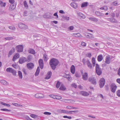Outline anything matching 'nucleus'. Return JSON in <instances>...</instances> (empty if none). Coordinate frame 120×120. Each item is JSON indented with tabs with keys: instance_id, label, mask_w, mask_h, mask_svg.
<instances>
[{
	"instance_id": "603ef678",
	"label": "nucleus",
	"mask_w": 120,
	"mask_h": 120,
	"mask_svg": "<svg viewBox=\"0 0 120 120\" xmlns=\"http://www.w3.org/2000/svg\"><path fill=\"white\" fill-rule=\"evenodd\" d=\"M78 111H68V114H72V112H73L74 113L77 112H78Z\"/></svg>"
},
{
	"instance_id": "49530a36",
	"label": "nucleus",
	"mask_w": 120,
	"mask_h": 120,
	"mask_svg": "<svg viewBox=\"0 0 120 120\" xmlns=\"http://www.w3.org/2000/svg\"><path fill=\"white\" fill-rule=\"evenodd\" d=\"M6 40H10L13 39V38L12 37H7L5 38H4Z\"/></svg>"
},
{
	"instance_id": "c85d7f7f",
	"label": "nucleus",
	"mask_w": 120,
	"mask_h": 120,
	"mask_svg": "<svg viewBox=\"0 0 120 120\" xmlns=\"http://www.w3.org/2000/svg\"><path fill=\"white\" fill-rule=\"evenodd\" d=\"M28 51L29 53L33 54H34L35 53V51L33 49H30L28 50Z\"/></svg>"
},
{
	"instance_id": "39448f33",
	"label": "nucleus",
	"mask_w": 120,
	"mask_h": 120,
	"mask_svg": "<svg viewBox=\"0 0 120 120\" xmlns=\"http://www.w3.org/2000/svg\"><path fill=\"white\" fill-rule=\"evenodd\" d=\"M15 48L18 52H21L23 50V47L22 45H20L16 46Z\"/></svg>"
},
{
	"instance_id": "412c9836",
	"label": "nucleus",
	"mask_w": 120,
	"mask_h": 120,
	"mask_svg": "<svg viewBox=\"0 0 120 120\" xmlns=\"http://www.w3.org/2000/svg\"><path fill=\"white\" fill-rule=\"evenodd\" d=\"M15 51V49L14 48H13L9 51L8 55V57H9Z\"/></svg>"
},
{
	"instance_id": "3c124183",
	"label": "nucleus",
	"mask_w": 120,
	"mask_h": 120,
	"mask_svg": "<svg viewBox=\"0 0 120 120\" xmlns=\"http://www.w3.org/2000/svg\"><path fill=\"white\" fill-rule=\"evenodd\" d=\"M9 29L13 30H15L16 28L14 26H9Z\"/></svg>"
},
{
	"instance_id": "dca6fc26",
	"label": "nucleus",
	"mask_w": 120,
	"mask_h": 120,
	"mask_svg": "<svg viewBox=\"0 0 120 120\" xmlns=\"http://www.w3.org/2000/svg\"><path fill=\"white\" fill-rule=\"evenodd\" d=\"M35 97L37 98H41L44 97V96L43 94L41 93H38L35 95Z\"/></svg>"
},
{
	"instance_id": "4d7b16f0",
	"label": "nucleus",
	"mask_w": 120,
	"mask_h": 120,
	"mask_svg": "<svg viewBox=\"0 0 120 120\" xmlns=\"http://www.w3.org/2000/svg\"><path fill=\"white\" fill-rule=\"evenodd\" d=\"M49 96L54 99H55L56 98V95H50Z\"/></svg>"
},
{
	"instance_id": "a19ab883",
	"label": "nucleus",
	"mask_w": 120,
	"mask_h": 120,
	"mask_svg": "<svg viewBox=\"0 0 120 120\" xmlns=\"http://www.w3.org/2000/svg\"><path fill=\"white\" fill-rule=\"evenodd\" d=\"M13 69L12 68H7L6 69V71L7 72L11 73Z\"/></svg>"
},
{
	"instance_id": "72a5a7b5",
	"label": "nucleus",
	"mask_w": 120,
	"mask_h": 120,
	"mask_svg": "<svg viewBox=\"0 0 120 120\" xmlns=\"http://www.w3.org/2000/svg\"><path fill=\"white\" fill-rule=\"evenodd\" d=\"M18 75L19 78L21 79H22V72L20 71H18Z\"/></svg>"
},
{
	"instance_id": "f3484780",
	"label": "nucleus",
	"mask_w": 120,
	"mask_h": 120,
	"mask_svg": "<svg viewBox=\"0 0 120 120\" xmlns=\"http://www.w3.org/2000/svg\"><path fill=\"white\" fill-rule=\"evenodd\" d=\"M84 35L87 38H93V35L91 34L90 33H85L84 34Z\"/></svg>"
},
{
	"instance_id": "20e7f679",
	"label": "nucleus",
	"mask_w": 120,
	"mask_h": 120,
	"mask_svg": "<svg viewBox=\"0 0 120 120\" xmlns=\"http://www.w3.org/2000/svg\"><path fill=\"white\" fill-rule=\"evenodd\" d=\"M117 88V86L114 83H112L110 85L111 91L113 93L115 92Z\"/></svg>"
},
{
	"instance_id": "9d476101",
	"label": "nucleus",
	"mask_w": 120,
	"mask_h": 120,
	"mask_svg": "<svg viewBox=\"0 0 120 120\" xmlns=\"http://www.w3.org/2000/svg\"><path fill=\"white\" fill-rule=\"evenodd\" d=\"M80 94L84 97H86L89 95L88 93L85 91H81L79 92Z\"/></svg>"
},
{
	"instance_id": "cd10ccee",
	"label": "nucleus",
	"mask_w": 120,
	"mask_h": 120,
	"mask_svg": "<svg viewBox=\"0 0 120 120\" xmlns=\"http://www.w3.org/2000/svg\"><path fill=\"white\" fill-rule=\"evenodd\" d=\"M88 3L87 2H84L82 3L81 5V7L82 8L87 7L88 5Z\"/></svg>"
},
{
	"instance_id": "e433bc0d",
	"label": "nucleus",
	"mask_w": 120,
	"mask_h": 120,
	"mask_svg": "<svg viewBox=\"0 0 120 120\" xmlns=\"http://www.w3.org/2000/svg\"><path fill=\"white\" fill-rule=\"evenodd\" d=\"M43 58L45 61H46L48 60L47 55L46 54H44L43 55Z\"/></svg>"
},
{
	"instance_id": "7ed1b4c3",
	"label": "nucleus",
	"mask_w": 120,
	"mask_h": 120,
	"mask_svg": "<svg viewBox=\"0 0 120 120\" xmlns=\"http://www.w3.org/2000/svg\"><path fill=\"white\" fill-rule=\"evenodd\" d=\"M96 71L97 74L99 75H101L102 73V71L99 66L98 64H96Z\"/></svg>"
},
{
	"instance_id": "f704fd0d",
	"label": "nucleus",
	"mask_w": 120,
	"mask_h": 120,
	"mask_svg": "<svg viewBox=\"0 0 120 120\" xmlns=\"http://www.w3.org/2000/svg\"><path fill=\"white\" fill-rule=\"evenodd\" d=\"M23 5L26 9H27L28 8V5L26 1H25L24 2Z\"/></svg>"
},
{
	"instance_id": "69168bd1",
	"label": "nucleus",
	"mask_w": 120,
	"mask_h": 120,
	"mask_svg": "<svg viewBox=\"0 0 120 120\" xmlns=\"http://www.w3.org/2000/svg\"><path fill=\"white\" fill-rule=\"evenodd\" d=\"M43 17L45 18H48L49 17L47 15V14H45L43 16Z\"/></svg>"
},
{
	"instance_id": "774afa93",
	"label": "nucleus",
	"mask_w": 120,
	"mask_h": 120,
	"mask_svg": "<svg viewBox=\"0 0 120 120\" xmlns=\"http://www.w3.org/2000/svg\"><path fill=\"white\" fill-rule=\"evenodd\" d=\"M118 75L120 76V67L119 68L118 70Z\"/></svg>"
},
{
	"instance_id": "864d4df0",
	"label": "nucleus",
	"mask_w": 120,
	"mask_h": 120,
	"mask_svg": "<svg viewBox=\"0 0 120 120\" xmlns=\"http://www.w3.org/2000/svg\"><path fill=\"white\" fill-rule=\"evenodd\" d=\"M44 114L46 115H50L51 114V113L48 112H44Z\"/></svg>"
},
{
	"instance_id": "f8f14e48",
	"label": "nucleus",
	"mask_w": 120,
	"mask_h": 120,
	"mask_svg": "<svg viewBox=\"0 0 120 120\" xmlns=\"http://www.w3.org/2000/svg\"><path fill=\"white\" fill-rule=\"evenodd\" d=\"M110 57L109 56H107L105 59V62L106 64H109L110 62Z\"/></svg>"
},
{
	"instance_id": "79ce46f5",
	"label": "nucleus",
	"mask_w": 120,
	"mask_h": 120,
	"mask_svg": "<svg viewBox=\"0 0 120 120\" xmlns=\"http://www.w3.org/2000/svg\"><path fill=\"white\" fill-rule=\"evenodd\" d=\"M62 18L65 20H69V17L66 16H63L62 17Z\"/></svg>"
},
{
	"instance_id": "f257e3e1",
	"label": "nucleus",
	"mask_w": 120,
	"mask_h": 120,
	"mask_svg": "<svg viewBox=\"0 0 120 120\" xmlns=\"http://www.w3.org/2000/svg\"><path fill=\"white\" fill-rule=\"evenodd\" d=\"M59 63L58 60L55 58L51 59L49 62V64L52 69L54 70Z\"/></svg>"
},
{
	"instance_id": "aec40b11",
	"label": "nucleus",
	"mask_w": 120,
	"mask_h": 120,
	"mask_svg": "<svg viewBox=\"0 0 120 120\" xmlns=\"http://www.w3.org/2000/svg\"><path fill=\"white\" fill-rule=\"evenodd\" d=\"M63 77L67 79L70 81H71V77L69 75H64Z\"/></svg>"
},
{
	"instance_id": "37998d69",
	"label": "nucleus",
	"mask_w": 120,
	"mask_h": 120,
	"mask_svg": "<svg viewBox=\"0 0 120 120\" xmlns=\"http://www.w3.org/2000/svg\"><path fill=\"white\" fill-rule=\"evenodd\" d=\"M100 9L104 10H107V7L106 6H104L102 7H101L100 8Z\"/></svg>"
},
{
	"instance_id": "052dcab7",
	"label": "nucleus",
	"mask_w": 120,
	"mask_h": 120,
	"mask_svg": "<svg viewBox=\"0 0 120 120\" xmlns=\"http://www.w3.org/2000/svg\"><path fill=\"white\" fill-rule=\"evenodd\" d=\"M72 86V87H74L75 88H76L77 87V85L75 83H73L71 85Z\"/></svg>"
},
{
	"instance_id": "a18cd8bd",
	"label": "nucleus",
	"mask_w": 120,
	"mask_h": 120,
	"mask_svg": "<svg viewBox=\"0 0 120 120\" xmlns=\"http://www.w3.org/2000/svg\"><path fill=\"white\" fill-rule=\"evenodd\" d=\"M16 71L15 70H14L13 69L12 70V72H11V73H12L15 76H16Z\"/></svg>"
},
{
	"instance_id": "423d86ee",
	"label": "nucleus",
	"mask_w": 120,
	"mask_h": 120,
	"mask_svg": "<svg viewBox=\"0 0 120 120\" xmlns=\"http://www.w3.org/2000/svg\"><path fill=\"white\" fill-rule=\"evenodd\" d=\"M89 81L90 82L93 84L96 85L97 83V81L95 78L93 77H90L89 78Z\"/></svg>"
},
{
	"instance_id": "2eb2a0df",
	"label": "nucleus",
	"mask_w": 120,
	"mask_h": 120,
	"mask_svg": "<svg viewBox=\"0 0 120 120\" xmlns=\"http://www.w3.org/2000/svg\"><path fill=\"white\" fill-rule=\"evenodd\" d=\"M39 63L40 68L41 69H42L44 66V64L42 60L40 59L39 60Z\"/></svg>"
},
{
	"instance_id": "de8ad7c7",
	"label": "nucleus",
	"mask_w": 120,
	"mask_h": 120,
	"mask_svg": "<svg viewBox=\"0 0 120 120\" xmlns=\"http://www.w3.org/2000/svg\"><path fill=\"white\" fill-rule=\"evenodd\" d=\"M0 110L3 111H11L10 110L8 109H0Z\"/></svg>"
},
{
	"instance_id": "58836bf2",
	"label": "nucleus",
	"mask_w": 120,
	"mask_h": 120,
	"mask_svg": "<svg viewBox=\"0 0 120 120\" xmlns=\"http://www.w3.org/2000/svg\"><path fill=\"white\" fill-rule=\"evenodd\" d=\"M0 103L2 105H3L4 106H6L7 107H10L11 105L9 104H7L5 103H4L2 102H0Z\"/></svg>"
},
{
	"instance_id": "c9c22d12",
	"label": "nucleus",
	"mask_w": 120,
	"mask_h": 120,
	"mask_svg": "<svg viewBox=\"0 0 120 120\" xmlns=\"http://www.w3.org/2000/svg\"><path fill=\"white\" fill-rule=\"evenodd\" d=\"M72 35L76 37H78L80 36L81 35L79 33H74Z\"/></svg>"
},
{
	"instance_id": "7c9ffc66",
	"label": "nucleus",
	"mask_w": 120,
	"mask_h": 120,
	"mask_svg": "<svg viewBox=\"0 0 120 120\" xmlns=\"http://www.w3.org/2000/svg\"><path fill=\"white\" fill-rule=\"evenodd\" d=\"M95 14L97 15L100 16H103V14L98 11H96L95 12Z\"/></svg>"
},
{
	"instance_id": "ea45409f",
	"label": "nucleus",
	"mask_w": 120,
	"mask_h": 120,
	"mask_svg": "<svg viewBox=\"0 0 120 120\" xmlns=\"http://www.w3.org/2000/svg\"><path fill=\"white\" fill-rule=\"evenodd\" d=\"M66 88L63 85H62L59 88V89L60 90H64L66 89Z\"/></svg>"
},
{
	"instance_id": "680f3d73",
	"label": "nucleus",
	"mask_w": 120,
	"mask_h": 120,
	"mask_svg": "<svg viewBox=\"0 0 120 120\" xmlns=\"http://www.w3.org/2000/svg\"><path fill=\"white\" fill-rule=\"evenodd\" d=\"M75 75L77 77H80V75L77 73H75Z\"/></svg>"
},
{
	"instance_id": "4be33fe9",
	"label": "nucleus",
	"mask_w": 120,
	"mask_h": 120,
	"mask_svg": "<svg viewBox=\"0 0 120 120\" xmlns=\"http://www.w3.org/2000/svg\"><path fill=\"white\" fill-rule=\"evenodd\" d=\"M77 14L78 16L81 17L82 19H85L86 18L85 16L81 12H78Z\"/></svg>"
},
{
	"instance_id": "4468645a",
	"label": "nucleus",
	"mask_w": 120,
	"mask_h": 120,
	"mask_svg": "<svg viewBox=\"0 0 120 120\" xmlns=\"http://www.w3.org/2000/svg\"><path fill=\"white\" fill-rule=\"evenodd\" d=\"M26 61V59L25 57H22L20 58L19 62L20 64H22Z\"/></svg>"
},
{
	"instance_id": "ddd939ff",
	"label": "nucleus",
	"mask_w": 120,
	"mask_h": 120,
	"mask_svg": "<svg viewBox=\"0 0 120 120\" xmlns=\"http://www.w3.org/2000/svg\"><path fill=\"white\" fill-rule=\"evenodd\" d=\"M108 21L110 22H114L117 23V21L115 19L112 18H110L107 19Z\"/></svg>"
},
{
	"instance_id": "0e129e2a",
	"label": "nucleus",
	"mask_w": 120,
	"mask_h": 120,
	"mask_svg": "<svg viewBox=\"0 0 120 120\" xmlns=\"http://www.w3.org/2000/svg\"><path fill=\"white\" fill-rule=\"evenodd\" d=\"M61 98V97L60 96H56V98L55 99H59Z\"/></svg>"
},
{
	"instance_id": "2f4dec72",
	"label": "nucleus",
	"mask_w": 120,
	"mask_h": 120,
	"mask_svg": "<svg viewBox=\"0 0 120 120\" xmlns=\"http://www.w3.org/2000/svg\"><path fill=\"white\" fill-rule=\"evenodd\" d=\"M32 56L30 55H28L26 59V61H30L32 59Z\"/></svg>"
},
{
	"instance_id": "5701e85b",
	"label": "nucleus",
	"mask_w": 120,
	"mask_h": 120,
	"mask_svg": "<svg viewBox=\"0 0 120 120\" xmlns=\"http://www.w3.org/2000/svg\"><path fill=\"white\" fill-rule=\"evenodd\" d=\"M70 70L71 72L73 74H74L75 73V66L74 65H72L71 66Z\"/></svg>"
},
{
	"instance_id": "4c0bfd02",
	"label": "nucleus",
	"mask_w": 120,
	"mask_h": 120,
	"mask_svg": "<svg viewBox=\"0 0 120 120\" xmlns=\"http://www.w3.org/2000/svg\"><path fill=\"white\" fill-rule=\"evenodd\" d=\"M95 60L94 58L93 57L92 59V62L93 64V65L94 67L95 66Z\"/></svg>"
},
{
	"instance_id": "13d9d810",
	"label": "nucleus",
	"mask_w": 120,
	"mask_h": 120,
	"mask_svg": "<svg viewBox=\"0 0 120 120\" xmlns=\"http://www.w3.org/2000/svg\"><path fill=\"white\" fill-rule=\"evenodd\" d=\"M9 2L11 4H13V3L15 2L14 0H9Z\"/></svg>"
},
{
	"instance_id": "6e6d98bb",
	"label": "nucleus",
	"mask_w": 120,
	"mask_h": 120,
	"mask_svg": "<svg viewBox=\"0 0 120 120\" xmlns=\"http://www.w3.org/2000/svg\"><path fill=\"white\" fill-rule=\"evenodd\" d=\"M81 45L83 46H86V43L83 42H82L81 43Z\"/></svg>"
},
{
	"instance_id": "5fc2aeb1",
	"label": "nucleus",
	"mask_w": 120,
	"mask_h": 120,
	"mask_svg": "<svg viewBox=\"0 0 120 120\" xmlns=\"http://www.w3.org/2000/svg\"><path fill=\"white\" fill-rule=\"evenodd\" d=\"M23 15L24 16H26L27 15V11H25L23 13Z\"/></svg>"
},
{
	"instance_id": "c03bdc74",
	"label": "nucleus",
	"mask_w": 120,
	"mask_h": 120,
	"mask_svg": "<svg viewBox=\"0 0 120 120\" xmlns=\"http://www.w3.org/2000/svg\"><path fill=\"white\" fill-rule=\"evenodd\" d=\"M60 83L59 81H58L56 85V87L57 88H59L60 86Z\"/></svg>"
},
{
	"instance_id": "6ab92c4d",
	"label": "nucleus",
	"mask_w": 120,
	"mask_h": 120,
	"mask_svg": "<svg viewBox=\"0 0 120 120\" xmlns=\"http://www.w3.org/2000/svg\"><path fill=\"white\" fill-rule=\"evenodd\" d=\"M52 72L51 71L47 73V75L45 78V79H50L52 75Z\"/></svg>"
},
{
	"instance_id": "a211bd4d",
	"label": "nucleus",
	"mask_w": 120,
	"mask_h": 120,
	"mask_svg": "<svg viewBox=\"0 0 120 120\" xmlns=\"http://www.w3.org/2000/svg\"><path fill=\"white\" fill-rule=\"evenodd\" d=\"M19 57V53H16L13 56L12 60L13 61H15Z\"/></svg>"
},
{
	"instance_id": "bf43d9fd",
	"label": "nucleus",
	"mask_w": 120,
	"mask_h": 120,
	"mask_svg": "<svg viewBox=\"0 0 120 120\" xmlns=\"http://www.w3.org/2000/svg\"><path fill=\"white\" fill-rule=\"evenodd\" d=\"M66 108L67 109H72V108H73L72 106H67Z\"/></svg>"
},
{
	"instance_id": "a878e982",
	"label": "nucleus",
	"mask_w": 120,
	"mask_h": 120,
	"mask_svg": "<svg viewBox=\"0 0 120 120\" xmlns=\"http://www.w3.org/2000/svg\"><path fill=\"white\" fill-rule=\"evenodd\" d=\"M90 20L93 21L95 22H97L98 21V19L94 17H90L89 18Z\"/></svg>"
},
{
	"instance_id": "393cba45",
	"label": "nucleus",
	"mask_w": 120,
	"mask_h": 120,
	"mask_svg": "<svg viewBox=\"0 0 120 120\" xmlns=\"http://www.w3.org/2000/svg\"><path fill=\"white\" fill-rule=\"evenodd\" d=\"M15 4H11L9 7V10L11 11L13 10L15 8Z\"/></svg>"
},
{
	"instance_id": "bb28decb",
	"label": "nucleus",
	"mask_w": 120,
	"mask_h": 120,
	"mask_svg": "<svg viewBox=\"0 0 120 120\" xmlns=\"http://www.w3.org/2000/svg\"><path fill=\"white\" fill-rule=\"evenodd\" d=\"M71 6L73 7L74 8H76L77 7V4L73 2L71 3Z\"/></svg>"
},
{
	"instance_id": "6e6552de",
	"label": "nucleus",
	"mask_w": 120,
	"mask_h": 120,
	"mask_svg": "<svg viewBox=\"0 0 120 120\" xmlns=\"http://www.w3.org/2000/svg\"><path fill=\"white\" fill-rule=\"evenodd\" d=\"M105 82V79L103 78L101 79L99 81V85L100 88H102L104 86Z\"/></svg>"
},
{
	"instance_id": "9b49d317",
	"label": "nucleus",
	"mask_w": 120,
	"mask_h": 120,
	"mask_svg": "<svg viewBox=\"0 0 120 120\" xmlns=\"http://www.w3.org/2000/svg\"><path fill=\"white\" fill-rule=\"evenodd\" d=\"M26 66L29 69L31 70L34 68V65L32 63H30L27 64L26 65Z\"/></svg>"
},
{
	"instance_id": "8fccbe9b",
	"label": "nucleus",
	"mask_w": 120,
	"mask_h": 120,
	"mask_svg": "<svg viewBox=\"0 0 120 120\" xmlns=\"http://www.w3.org/2000/svg\"><path fill=\"white\" fill-rule=\"evenodd\" d=\"M63 117L64 118H67L69 119H71L72 118V117L71 116H64Z\"/></svg>"
},
{
	"instance_id": "0eeeda50",
	"label": "nucleus",
	"mask_w": 120,
	"mask_h": 120,
	"mask_svg": "<svg viewBox=\"0 0 120 120\" xmlns=\"http://www.w3.org/2000/svg\"><path fill=\"white\" fill-rule=\"evenodd\" d=\"M82 74V79L84 81L87 80L88 78V75L86 72H85L83 73L82 72H81Z\"/></svg>"
},
{
	"instance_id": "e2e57ef3",
	"label": "nucleus",
	"mask_w": 120,
	"mask_h": 120,
	"mask_svg": "<svg viewBox=\"0 0 120 120\" xmlns=\"http://www.w3.org/2000/svg\"><path fill=\"white\" fill-rule=\"evenodd\" d=\"M86 56L87 57H90L91 56V54L90 53H87L86 54Z\"/></svg>"
},
{
	"instance_id": "1a4fd4ad",
	"label": "nucleus",
	"mask_w": 120,
	"mask_h": 120,
	"mask_svg": "<svg viewBox=\"0 0 120 120\" xmlns=\"http://www.w3.org/2000/svg\"><path fill=\"white\" fill-rule=\"evenodd\" d=\"M18 26L21 29H25L27 28V26L26 25L22 23H19Z\"/></svg>"
},
{
	"instance_id": "b1692460",
	"label": "nucleus",
	"mask_w": 120,
	"mask_h": 120,
	"mask_svg": "<svg viewBox=\"0 0 120 120\" xmlns=\"http://www.w3.org/2000/svg\"><path fill=\"white\" fill-rule=\"evenodd\" d=\"M103 59V57L102 55L100 54L98 55L97 57L98 61L99 62H100L102 61Z\"/></svg>"
},
{
	"instance_id": "f03ea898",
	"label": "nucleus",
	"mask_w": 120,
	"mask_h": 120,
	"mask_svg": "<svg viewBox=\"0 0 120 120\" xmlns=\"http://www.w3.org/2000/svg\"><path fill=\"white\" fill-rule=\"evenodd\" d=\"M82 62L84 65H85L86 63L88 67L90 69L92 68V64L90 63V60H85V59H83L82 60Z\"/></svg>"
},
{
	"instance_id": "09e8293b",
	"label": "nucleus",
	"mask_w": 120,
	"mask_h": 120,
	"mask_svg": "<svg viewBox=\"0 0 120 120\" xmlns=\"http://www.w3.org/2000/svg\"><path fill=\"white\" fill-rule=\"evenodd\" d=\"M116 94L119 97H120V90H117L116 92Z\"/></svg>"
},
{
	"instance_id": "338daca9",
	"label": "nucleus",
	"mask_w": 120,
	"mask_h": 120,
	"mask_svg": "<svg viewBox=\"0 0 120 120\" xmlns=\"http://www.w3.org/2000/svg\"><path fill=\"white\" fill-rule=\"evenodd\" d=\"M53 15L54 16H56L57 18H58V16L57 15V12L55 13L54 14H53Z\"/></svg>"
},
{
	"instance_id": "c756f323",
	"label": "nucleus",
	"mask_w": 120,
	"mask_h": 120,
	"mask_svg": "<svg viewBox=\"0 0 120 120\" xmlns=\"http://www.w3.org/2000/svg\"><path fill=\"white\" fill-rule=\"evenodd\" d=\"M6 5L5 3H4L1 0H0V6L1 7H4Z\"/></svg>"
},
{
	"instance_id": "473e14b6",
	"label": "nucleus",
	"mask_w": 120,
	"mask_h": 120,
	"mask_svg": "<svg viewBox=\"0 0 120 120\" xmlns=\"http://www.w3.org/2000/svg\"><path fill=\"white\" fill-rule=\"evenodd\" d=\"M0 82L2 84L5 85H6L7 84V83L6 81L4 80H1L0 81Z\"/></svg>"
}]
</instances>
